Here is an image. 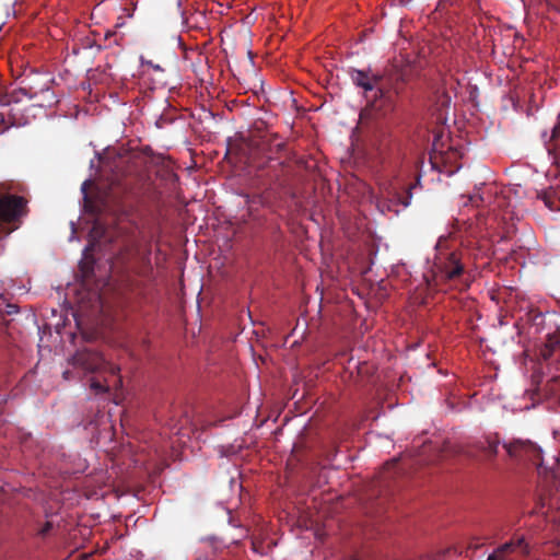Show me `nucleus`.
I'll use <instances>...</instances> for the list:
<instances>
[{
    "instance_id": "nucleus-1",
    "label": "nucleus",
    "mask_w": 560,
    "mask_h": 560,
    "mask_svg": "<svg viewBox=\"0 0 560 560\" xmlns=\"http://www.w3.org/2000/svg\"><path fill=\"white\" fill-rule=\"evenodd\" d=\"M104 237L116 245L115 266H120L125 271H137L140 265L149 262L151 237L131 207L118 209Z\"/></svg>"
},
{
    "instance_id": "nucleus-2",
    "label": "nucleus",
    "mask_w": 560,
    "mask_h": 560,
    "mask_svg": "<svg viewBox=\"0 0 560 560\" xmlns=\"http://www.w3.org/2000/svg\"><path fill=\"white\" fill-rule=\"evenodd\" d=\"M285 148L276 133L252 130L242 147V154L249 172L261 179L266 186L280 183L284 175L285 163L278 154Z\"/></svg>"
},
{
    "instance_id": "nucleus-3",
    "label": "nucleus",
    "mask_w": 560,
    "mask_h": 560,
    "mask_svg": "<svg viewBox=\"0 0 560 560\" xmlns=\"http://www.w3.org/2000/svg\"><path fill=\"white\" fill-rule=\"evenodd\" d=\"M351 81L365 93V98L370 102L372 110L380 116H387L396 108L397 97L402 91L407 81L406 73L397 70L384 78L373 74L371 71L349 70Z\"/></svg>"
},
{
    "instance_id": "nucleus-4",
    "label": "nucleus",
    "mask_w": 560,
    "mask_h": 560,
    "mask_svg": "<svg viewBox=\"0 0 560 560\" xmlns=\"http://www.w3.org/2000/svg\"><path fill=\"white\" fill-rule=\"evenodd\" d=\"M27 212L24 197L10 194L0 196V237L18 230Z\"/></svg>"
},
{
    "instance_id": "nucleus-5",
    "label": "nucleus",
    "mask_w": 560,
    "mask_h": 560,
    "mask_svg": "<svg viewBox=\"0 0 560 560\" xmlns=\"http://www.w3.org/2000/svg\"><path fill=\"white\" fill-rule=\"evenodd\" d=\"M434 267L435 284L460 281L466 273L460 250H440Z\"/></svg>"
},
{
    "instance_id": "nucleus-6",
    "label": "nucleus",
    "mask_w": 560,
    "mask_h": 560,
    "mask_svg": "<svg viewBox=\"0 0 560 560\" xmlns=\"http://www.w3.org/2000/svg\"><path fill=\"white\" fill-rule=\"evenodd\" d=\"M68 361L74 370L83 374L107 371L115 375L119 371L118 366L107 362L101 353L89 347L78 349Z\"/></svg>"
},
{
    "instance_id": "nucleus-7",
    "label": "nucleus",
    "mask_w": 560,
    "mask_h": 560,
    "mask_svg": "<svg viewBox=\"0 0 560 560\" xmlns=\"http://www.w3.org/2000/svg\"><path fill=\"white\" fill-rule=\"evenodd\" d=\"M508 456L515 462H530L539 464L541 450L530 440L513 439L502 444Z\"/></svg>"
},
{
    "instance_id": "nucleus-8",
    "label": "nucleus",
    "mask_w": 560,
    "mask_h": 560,
    "mask_svg": "<svg viewBox=\"0 0 560 560\" xmlns=\"http://www.w3.org/2000/svg\"><path fill=\"white\" fill-rule=\"evenodd\" d=\"M501 444L503 443L498 433H489L474 442L471 447L481 453L485 460L493 462L499 454Z\"/></svg>"
},
{
    "instance_id": "nucleus-9",
    "label": "nucleus",
    "mask_w": 560,
    "mask_h": 560,
    "mask_svg": "<svg viewBox=\"0 0 560 560\" xmlns=\"http://www.w3.org/2000/svg\"><path fill=\"white\" fill-rule=\"evenodd\" d=\"M520 549L523 556H527L529 553L528 545L525 542L523 537L518 538L516 541H508L500 547H498L491 555H489L487 560H514L510 553Z\"/></svg>"
},
{
    "instance_id": "nucleus-10",
    "label": "nucleus",
    "mask_w": 560,
    "mask_h": 560,
    "mask_svg": "<svg viewBox=\"0 0 560 560\" xmlns=\"http://www.w3.org/2000/svg\"><path fill=\"white\" fill-rule=\"evenodd\" d=\"M112 154L115 155V160L113 163H107L105 166L108 167L110 171L116 172L117 174L126 175L131 172V170L125 164H128L132 162L135 154L131 153L128 150L119 149L114 150L113 152L108 151L107 155L110 156Z\"/></svg>"
},
{
    "instance_id": "nucleus-11",
    "label": "nucleus",
    "mask_w": 560,
    "mask_h": 560,
    "mask_svg": "<svg viewBox=\"0 0 560 560\" xmlns=\"http://www.w3.org/2000/svg\"><path fill=\"white\" fill-rule=\"evenodd\" d=\"M452 98L447 92H438L435 106L438 110V120H446L447 119V110L451 106Z\"/></svg>"
},
{
    "instance_id": "nucleus-12",
    "label": "nucleus",
    "mask_w": 560,
    "mask_h": 560,
    "mask_svg": "<svg viewBox=\"0 0 560 560\" xmlns=\"http://www.w3.org/2000/svg\"><path fill=\"white\" fill-rule=\"evenodd\" d=\"M19 308L15 304L9 303L3 294H0V320H3L5 315L18 313Z\"/></svg>"
},
{
    "instance_id": "nucleus-13",
    "label": "nucleus",
    "mask_w": 560,
    "mask_h": 560,
    "mask_svg": "<svg viewBox=\"0 0 560 560\" xmlns=\"http://www.w3.org/2000/svg\"><path fill=\"white\" fill-rule=\"evenodd\" d=\"M27 97V98H33L34 97V94H32L28 90H26L25 88H19L16 90H14L11 94H10V100H9V103H19L22 101L23 97Z\"/></svg>"
},
{
    "instance_id": "nucleus-14",
    "label": "nucleus",
    "mask_w": 560,
    "mask_h": 560,
    "mask_svg": "<svg viewBox=\"0 0 560 560\" xmlns=\"http://www.w3.org/2000/svg\"><path fill=\"white\" fill-rule=\"evenodd\" d=\"M418 185V182L415 184H410L404 195H398V200L404 207H408L410 205L412 194L411 190L416 188Z\"/></svg>"
},
{
    "instance_id": "nucleus-15",
    "label": "nucleus",
    "mask_w": 560,
    "mask_h": 560,
    "mask_svg": "<svg viewBox=\"0 0 560 560\" xmlns=\"http://www.w3.org/2000/svg\"><path fill=\"white\" fill-rule=\"evenodd\" d=\"M196 560H220L218 557V550L215 547L210 546L209 550L200 553Z\"/></svg>"
},
{
    "instance_id": "nucleus-16",
    "label": "nucleus",
    "mask_w": 560,
    "mask_h": 560,
    "mask_svg": "<svg viewBox=\"0 0 560 560\" xmlns=\"http://www.w3.org/2000/svg\"><path fill=\"white\" fill-rule=\"evenodd\" d=\"M90 387L93 392H95V394L106 393L109 389L108 385H104L95 378L91 380Z\"/></svg>"
},
{
    "instance_id": "nucleus-17",
    "label": "nucleus",
    "mask_w": 560,
    "mask_h": 560,
    "mask_svg": "<svg viewBox=\"0 0 560 560\" xmlns=\"http://www.w3.org/2000/svg\"><path fill=\"white\" fill-rule=\"evenodd\" d=\"M13 125H20V121H11L9 124L8 121H5L4 115L0 114V135L5 132Z\"/></svg>"
},
{
    "instance_id": "nucleus-18",
    "label": "nucleus",
    "mask_w": 560,
    "mask_h": 560,
    "mask_svg": "<svg viewBox=\"0 0 560 560\" xmlns=\"http://www.w3.org/2000/svg\"><path fill=\"white\" fill-rule=\"evenodd\" d=\"M551 138L552 139L560 138V113H559V116H558V122L555 125V127L552 129Z\"/></svg>"
},
{
    "instance_id": "nucleus-19",
    "label": "nucleus",
    "mask_w": 560,
    "mask_h": 560,
    "mask_svg": "<svg viewBox=\"0 0 560 560\" xmlns=\"http://www.w3.org/2000/svg\"><path fill=\"white\" fill-rule=\"evenodd\" d=\"M446 3H447V0H439L438 5H436V10L438 11L444 10L446 8Z\"/></svg>"
},
{
    "instance_id": "nucleus-20",
    "label": "nucleus",
    "mask_w": 560,
    "mask_h": 560,
    "mask_svg": "<svg viewBox=\"0 0 560 560\" xmlns=\"http://www.w3.org/2000/svg\"><path fill=\"white\" fill-rule=\"evenodd\" d=\"M396 464H397V460H396V459L392 460L390 463H387V464H386V467H385V470H386V471H389V469H390L392 467H395V466H396Z\"/></svg>"
},
{
    "instance_id": "nucleus-21",
    "label": "nucleus",
    "mask_w": 560,
    "mask_h": 560,
    "mask_svg": "<svg viewBox=\"0 0 560 560\" xmlns=\"http://www.w3.org/2000/svg\"><path fill=\"white\" fill-rule=\"evenodd\" d=\"M62 375H63L65 380H70V378H72V371L67 370V371L63 372Z\"/></svg>"
},
{
    "instance_id": "nucleus-22",
    "label": "nucleus",
    "mask_w": 560,
    "mask_h": 560,
    "mask_svg": "<svg viewBox=\"0 0 560 560\" xmlns=\"http://www.w3.org/2000/svg\"><path fill=\"white\" fill-rule=\"evenodd\" d=\"M431 163H432L433 167L436 166V163H438L436 162V156H433V158L431 156Z\"/></svg>"
},
{
    "instance_id": "nucleus-23",
    "label": "nucleus",
    "mask_w": 560,
    "mask_h": 560,
    "mask_svg": "<svg viewBox=\"0 0 560 560\" xmlns=\"http://www.w3.org/2000/svg\"><path fill=\"white\" fill-rule=\"evenodd\" d=\"M401 5L408 4L411 0H398Z\"/></svg>"
},
{
    "instance_id": "nucleus-24",
    "label": "nucleus",
    "mask_w": 560,
    "mask_h": 560,
    "mask_svg": "<svg viewBox=\"0 0 560 560\" xmlns=\"http://www.w3.org/2000/svg\"><path fill=\"white\" fill-rule=\"evenodd\" d=\"M49 528H50V524H49V523H47V524H46V527L43 529V533H46L47 530H49Z\"/></svg>"
},
{
    "instance_id": "nucleus-25",
    "label": "nucleus",
    "mask_w": 560,
    "mask_h": 560,
    "mask_svg": "<svg viewBox=\"0 0 560 560\" xmlns=\"http://www.w3.org/2000/svg\"><path fill=\"white\" fill-rule=\"evenodd\" d=\"M113 35H114V33H112V32H107V33H106V35H105V37H106V38H109V37H110V36H113Z\"/></svg>"
},
{
    "instance_id": "nucleus-26",
    "label": "nucleus",
    "mask_w": 560,
    "mask_h": 560,
    "mask_svg": "<svg viewBox=\"0 0 560 560\" xmlns=\"http://www.w3.org/2000/svg\"><path fill=\"white\" fill-rule=\"evenodd\" d=\"M88 185V182H83V185H82V188L84 189V187Z\"/></svg>"
}]
</instances>
